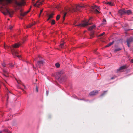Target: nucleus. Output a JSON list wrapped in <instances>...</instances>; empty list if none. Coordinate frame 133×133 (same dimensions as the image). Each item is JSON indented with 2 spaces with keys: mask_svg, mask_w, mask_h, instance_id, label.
Returning <instances> with one entry per match:
<instances>
[{
  "mask_svg": "<svg viewBox=\"0 0 133 133\" xmlns=\"http://www.w3.org/2000/svg\"><path fill=\"white\" fill-rule=\"evenodd\" d=\"M51 23L52 25L54 24L55 23V20L54 19L52 20Z\"/></svg>",
  "mask_w": 133,
  "mask_h": 133,
  "instance_id": "30",
  "label": "nucleus"
},
{
  "mask_svg": "<svg viewBox=\"0 0 133 133\" xmlns=\"http://www.w3.org/2000/svg\"><path fill=\"white\" fill-rule=\"evenodd\" d=\"M54 15V14L53 13H51V14H50L49 16V18L48 19V20H49L51 18H52L53 17V16Z\"/></svg>",
  "mask_w": 133,
  "mask_h": 133,
  "instance_id": "18",
  "label": "nucleus"
},
{
  "mask_svg": "<svg viewBox=\"0 0 133 133\" xmlns=\"http://www.w3.org/2000/svg\"><path fill=\"white\" fill-rule=\"evenodd\" d=\"M26 14L25 12H24V13H20L21 16H24Z\"/></svg>",
  "mask_w": 133,
  "mask_h": 133,
  "instance_id": "24",
  "label": "nucleus"
},
{
  "mask_svg": "<svg viewBox=\"0 0 133 133\" xmlns=\"http://www.w3.org/2000/svg\"><path fill=\"white\" fill-rule=\"evenodd\" d=\"M115 78V77H112L111 78V79H114Z\"/></svg>",
  "mask_w": 133,
  "mask_h": 133,
  "instance_id": "39",
  "label": "nucleus"
},
{
  "mask_svg": "<svg viewBox=\"0 0 133 133\" xmlns=\"http://www.w3.org/2000/svg\"><path fill=\"white\" fill-rule=\"evenodd\" d=\"M60 15H58L56 17V19L57 21H58V20L60 18Z\"/></svg>",
  "mask_w": 133,
  "mask_h": 133,
  "instance_id": "28",
  "label": "nucleus"
},
{
  "mask_svg": "<svg viewBox=\"0 0 133 133\" xmlns=\"http://www.w3.org/2000/svg\"><path fill=\"white\" fill-rule=\"evenodd\" d=\"M1 8H3V7H1Z\"/></svg>",
  "mask_w": 133,
  "mask_h": 133,
  "instance_id": "53",
  "label": "nucleus"
},
{
  "mask_svg": "<svg viewBox=\"0 0 133 133\" xmlns=\"http://www.w3.org/2000/svg\"><path fill=\"white\" fill-rule=\"evenodd\" d=\"M11 94V92L10 91H9V92L7 94V101H8L9 96H10V95Z\"/></svg>",
  "mask_w": 133,
  "mask_h": 133,
  "instance_id": "25",
  "label": "nucleus"
},
{
  "mask_svg": "<svg viewBox=\"0 0 133 133\" xmlns=\"http://www.w3.org/2000/svg\"><path fill=\"white\" fill-rule=\"evenodd\" d=\"M66 13H65L64 15L63 16V21H64L65 20V17L66 16Z\"/></svg>",
  "mask_w": 133,
  "mask_h": 133,
  "instance_id": "31",
  "label": "nucleus"
},
{
  "mask_svg": "<svg viewBox=\"0 0 133 133\" xmlns=\"http://www.w3.org/2000/svg\"><path fill=\"white\" fill-rule=\"evenodd\" d=\"M59 8V6H57L56 7V8H57V9H58Z\"/></svg>",
  "mask_w": 133,
  "mask_h": 133,
  "instance_id": "47",
  "label": "nucleus"
},
{
  "mask_svg": "<svg viewBox=\"0 0 133 133\" xmlns=\"http://www.w3.org/2000/svg\"><path fill=\"white\" fill-rule=\"evenodd\" d=\"M106 24V21L105 19H103V21H102V23L100 25V26H103Z\"/></svg>",
  "mask_w": 133,
  "mask_h": 133,
  "instance_id": "15",
  "label": "nucleus"
},
{
  "mask_svg": "<svg viewBox=\"0 0 133 133\" xmlns=\"http://www.w3.org/2000/svg\"><path fill=\"white\" fill-rule=\"evenodd\" d=\"M1 88V85H0V89Z\"/></svg>",
  "mask_w": 133,
  "mask_h": 133,
  "instance_id": "54",
  "label": "nucleus"
},
{
  "mask_svg": "<svg viewBox=\"0 0 133 133\" xmlns=\"http://www.w3.org/2000/svg\"><path fill=\"white\" fill-rule=\"evenodd\" d=\"M127 68V65H124L121 66L119 69H117L118 71H121L123 70L126 69Z\"/></svg>",
  "mask_w": 133,
  "mask_h": 133,
  "instance_id": "8",
  "label": "nucleus"
},
{
  "mask_svg": "<svg viewBox=\"0 0 133 133\" xmlns=\"http://www.w3.org/2000/svg\"><path fill=\"white\" fill-rule=\"evenodd\" d=\"M114 42L113 41L112 42H110L109 44H108L107 45L105 46V47H109L110 46L112 45L114 43Z\"/></svg>",
  "mask_w": 133,
  "mask_h": 133,
  "instance_id": "21",
  "label": "nucleus"
},
{
  "mask_svg": "<svg viewBox=\"0 0 133 133\" xmlns=\"http://www.w3.org/2000/svg\"><path fill=\"white\" fill-rule=\"evenodd\" d=\"M21 45V44L17 43L14 45H13L10 48L9 46L6 47L5 46V49L7 48H10L12 54L13 55L16 56L18 57H21V55H17L18 53L14 48H18Z\"/></svg>",
  "mask_w": 133,
  "mask_h": 133,
  "instance_id": "1",
  "label": "nucleus"
},
{
  "mask_svg": "<svg viewBox=\"0 0 133 133\" xmlns=\"http://www.w3.org/2000/svg\"><path fill=\"white\" fill-rule=\"evenodd\" d=\"M133 30V29H128L127 30Z\"/></svg>",
  "mask_w": 133,
  "mask_h": 133,
  "instance_id": "45",
  "label": "nucleus"
},
{
  "mask_svg": "<svg viewBox=\"0 0 133 133\" xmlns=\"http://www.w3.org/2000/svg\"><path fill=\"white\" fill-rule=\"evenodd\" d=\"M2 65L3 67H4L6 65L4 63H2Z\"/></svg>",
  "mask_w": 133,
  "mask_h": 133,
  "instance_id": "38",
  "label": "nucleus"
},
{
  "mask_svg": "<svg viewBox=\"0 0 133 133\" xmlns=\"http://www.w3.org/2000/svg\"><path fill=\"white\" fill-rule=\"evenodd\" d=\"M96 26L95 25H93L90 26L89 28V30H91L93 29Z\"/></svg>",
  "mask_w": 133,
  "mask_h": 133,
  "instance_id": "19",
  "label": "nucleus"
},
{
  "mask_svg": "<svg viewBox=\"0 0 133 133\" xmlns=\"http://www.w3.org/2000/svg\"><path fill=\"white\" fill-rule=\"evenodd\" d=\"M24 87V88H25V86L24 85H23Z\"/></svg>",
  "mask_w": 133,
  "mask_h": 133,
  "instance_id": "50",
  "label": "nucleus"
},
{
  "mask_svg": "<svg viewBox=\"0 0 133 133\" xmlns=\"http://www.w3.org/2000/svg\"><path fill=\"white\" fill-rule=\"evenodd\" d=\"M44 63L43 61H39L37 62V64L40 67V66L42 65Z\"/></svg>",
  "mask_w": 133,
  "mask_h": 133,
  "instance_id": "11",
  "label": "nucleus"
},
{
  "mask_svg": "<svg viewBox=\"0 0 133 133\" xmlns=\"http://www.w3.org/2000/svg\"><path fill=\"white\" fill-rule=\"evenodd\" d=\"M12 2V0H0L1 3L5 6L6 5H7L8 4L11 3Z\"/></svg>",
  "mask_w": 133,
  "mask_h": 133,
  "instance_id": "4",
  "label": "nucleus"
},
{
  "mask_svg": "<svg viewBox=\"0 0 133 133\" xmlns=\"http://www.w3.org/2000/svg\"><path fill=\"white\" fill-rule=\"evenodd\" d=\"M15 3L16 5L19 6L22 5L23 4L22 2H19L16 1L15 2Z\"/></svg>",
  "mask_w": 133,
  "mask_h": 133,
  "instance_id": "17",
  "label": "nucleus"
},
{
  "mask_svg": "<svg viewBox=\"0 0 133 133\" xmlns=\"http://www.w3.org/2000/svg\"><path fill=\"white\" fill-rule=\"evenodd\" d=\"M4 9H5V11L2 9L1 10V12L5 15L9 14L10 17H12V15L13 14V12H10L5 7L4 8Z\"/></svg>",
  "mask_w": 133,
  "mask_h": 133,
  "instance_id": "2",
  "label": "nucleus"
},
{
  "mask_svg": "<svg viewBox=\"0 0 133 133\" xmlns=\"http://www.w3.org/2000/svg\"><path fill=\"white\" fill-rule=\"evenodd\" d=\"M33 26V25H32L31 24H30L29 25H28L27 26V28H29L31 27V26Z\"/></svg>",
  "mask_w": 133,
  "mask_h": 133,
  "instance_id": "33",
  "label": "nucleus"
},
{
  "mask_svg": "<svg viewBox=\"0 0 133 133\" xmlns=\"http://www.w3.org/2000/svg\"><path fill=\"white\" fill-rule=\"evenodd\" d=\"M81 100H83V99H80Z\"/></svg>",
  "mask_w": 133,
  "mask_h": 133,
  "instance_id": "51",
  "label": "nucleus"
},
{
  "mask_svg": "<svg viewBox=\"0 0 133 133\" xmlns=\"http://www.w3.org/2000/svg\"><path fill=\"white\" fill-rule=\"evenodd\" d=\"M64 42H63L62 43H61L60 45V47L61 48H62L63 47V45L64 44Z\"/></svg>",
  "mask_w": 133,
  "mask_h": 133,
  "instance_id": "27",
  "label": "nucleus"
},
{
  "mask_svg": "<svg viewBox=\"0 0 133 133\" xmlns=\"http://www.w3.org/2000/svg\"><path fill=\"white\" fill-rule=\"evenodd\" d=\"M63 73V71H60L57 72L56 74V77L57 78L59 79L61 77V75Z\"/></svg>",
  "mask_w": 133,
  "mask_h": 133,
  "instance_id": "5",
  "label": "nucleus"
},
{
  "mask_svg": "<svg viewBox=\"0 0 133 133\" xmlns=\"http://www.w3.org/2000/svg\"><path fill=\"white\" fill-rule=\"evenodd\" d=\"M105 4L109 5L111 6H112L114 5V2L112 1L106 2L105 3Z\"/></svg>",
  "mask_w": 133,
  "mask_h": 133,
  "instance_id": "16",
  "label": "nucleus"
},
{
  "mask_svg": "<svg viewBox=\"0 0 133 133\" xmlns=\"http://www.w3.org/2000/svg\"><path fill=\"white\" fill-rule=\"evenodd\" d=\"M97 8V9H99V7H98V6H96V5H95L94 6V8Z\"/></svg>",
  "mask_w": 133,
  "mask_h": 133,
  "instance_id": "36",
  "label": "nucleus"
},
{
  "mask_svg": "<svg viewBox=\"0 0 133 133\" xmlns=\"http://www.w3.org/2000/svg\"><path fill=\"white\" fill-rule=\"evenodd\" d=\"M26 40V38H25V39H24V41H25Z\"/></svg>",
  "mask_w": 133,
  "mask_h": 133,
  "instance_id": "48",
  "label": "nucleus"
},
{
  "mask_svg": "<svg viewBox=\"0 0 133 133\" xmlns=\"http://www.w3.org/2000/svg\"><path fill=\"white\" fill-rule=\"evenodd\" d=\"M35 24V23L31 24L32 25H34Z\"/></svg>",
  "mask_w": 133,
  "mask_h": 133,
  "instance_id": "44",
  "label": "nucleus"
},
{
  "mask_svg": "<svg viewBox=\"0 0 133 133\" xmlns=\"http://www.w3.org/2000/svg\"><path fill=\"white\" fill-rule=\"evenodd\" d=\"M55 65L57 68H59L60 66V64L58 63H56Z\"/></svg>",
  "mask_w": 133,
  "mask_h": 133,
  "instance_id": "29",
  "label": "nucleus"
},
{
  "mask_svg": "<svg viewBox=\"0 0 133 133\" xmlns=\"http://www.w3.org/2000/svg\"><path fill=\"white\" fill-rule=\"evenodd\" d=\"M13 26H14L13 25H10L8 27V29H9L10 30H11L12 29Z\"/></svg>",
  "mask_w": 133,
  "mask_h": 133,
  "instance_id": "26",
  "label": "nucleus"
},
{
  "mask_svg": "<svg viewBox=\"0 0 133 133\" xmlns=\"http://www.w3.org/2000/svg\"><path fill=\"white\" fill-rule=\"evenodd\" d=\"M105 34V32H103L102 33L99 35V36H102L103 35H104V34Z\"/></svg>",
  "mask_w": 133,
  "mask_h": 133,
  "instance_id": "35",
  "label": "nucleus"
},
{
  "mask_svg": "<svg viewBox=\"0 0 133 133\" xmlns=\"http://www.w3.org/2000/svg\"><path fill=\"white\" fill-rule=\"evenodd\" d=\"M107 91H104V92L101 95V96H103V95H104L105 94V93Z\"/></svg>",
  "mask_w": 133,
  "mask_h": 133,
  "instance_id": "34",
  "label": "nucleus"
},
{
  "mask_svg": "<svg viewBox=\"0 0 133 133\" xmlns=\"http://www.w3.org/2000/svg\"><path fill=\"white\" fill-rule=\"evenodd\" d=\"M0 133H2V132L1 131H0Z\"/></svg>",
  "mask_w": 133,
  "mask_h": 133,
  "instance_id": "52",
  "label": "nucleus"
},
{
  "mask_svg": "<svg viewBox=\"0 0 133 133\" xmlns=\"http://www.w3.org/2000/svg\"><path fill=\"white\" fill-rule=\"evenodd\" d=\"M4 73L3 75L6 77H8V74L9 73L6 70H3Z\"/></svg>",
  "mask_w": 133,
  "mask_h": 133,
  "instance_id": "13",
  "label": "nucleus"
},
{
  "mask_svg": "<svg viewBox=\"0 0 133 133\" xmlns=\"http://www.w3.org/2000/svg\"><path fill=\"white\" fill-rule=\"evenodd\" d=\"M91 19V18H90L88 21H86L85 22L83 23H81L78 25H75V26H78L84 27L86 26L90 25L92 24V23L90 22V21Z\"/></svg>",
  "mask_w": 133,
  "mask_h": 133,
  "instance_id": "3",
  "label": "nucleus"
},
{
  "mask_svg": "<svg viewBox=\"0 0 133 133\" xmlns=\"http://www.w3.org/2000/svg\"><path fill=\"white\" fill-rule=\"evenodd\" d=\"M85 32V31H84V32Z\"/></svg>",
  "mask_w": 133,
  "mask_h": 133,
  "instance_id": "57",
  "label": "nucleus"
},
{
  "mask_svg": "<svg viewBox=\"0 0 133 133\" xmlns=\"http://www.w3.org/2000/svg\"><path fill=\"white\" fill-rule=\"evenodd\" d=\"M132 42H133V37L130 38L128 39L127 41V42L128 43V44H130Z\"/></svg>",
  "mask_w": 133,
  "mask_h": 133,
  "instance_id": "10",
  "label": "nucleus"
},
{
  "mask_svg": "<svg viewBox=\"0 0 133 133\" xmlns=\"http://www.w3.org/2000/svg\"><path fill=\"white\" fill-rule=\"evenodd\" d=\"M29 11H30L29 10L28 11H27L25 12H26V14H27L29 12Z\"/></svg>",
  "mask_w": 133,
  "mask_h": 133,
  "instance_id": "41",
  "label": "nucleus"
},
{
  "mask_svg": "<svg viewBox=\"0 0 133 133\" xmlns=\"http://www.w3.org/2000/svg\"><path fill=\"white\" fill-rule=\"evenodd\" d=\"M42 10H41V11H40V14H39V15H40L41 14V13L42 12Z\"/></svg>",
  "mask_w": 133,
  "mask_h": 133,
  "instance_id": "43",
  "label": "nucleus"
},
{
  "mask_svg": "<svg viewBox=\"0 0 133 133\" xmlns=\"http://www.w3.org/2000/svg\"><path fill=\"white\" fill-rule=\"evenodd\" d=\"M127 43V44L128 45V46L129 47H130V45H129V44H128V43Z\"/></svg>",
  "mask_w": 133,
  "mask_h": 133,
  "instance_id": "40",
  "label": "nucleus"
},
{
  "mask_svg": "<svg viewBox=\"0 0 133 133\" xmlns=\"http://www.w3.org/2000/svg\"><path fill=\"white\" fill-rule=\"evenodd\" d=\"M98 92L97 90L93 91L90 93L89 95L91 96H92L97 94L98 93Z\"/></svg>",
  "mask_w": 133,
  "mask_h": 133,
  "instance_id": "9",
  "label": "nucleus"
},
{
  "mask_svg": "<svg viewBox=\"0 0 133 133\" xmlns=\"http://www.w3.org/2000/svg\"><path fill=\"white\" fill-rule=\"evenodd\" d=\"M21 18V19H22V18Z\"/></svg>",
  "mask_w": 133,
  "mask_h": 133,
  "instance_id": "55",
  "label": "nucleus"
},
{
  "mask_svg": "<svg viewBox=\"0 0 133 133\" xmlns=\"http://www.w3.org/2000/svg\"><path fill=\"white\" fill-rule=\"evenodd\" d=\"M111 12H109V14H111Z\"/></svg>",
  "mask_w": 133,
  "mask_h": 133,
  "instance_id": "49",
  "label": "nucleus"
},
{
  "mask_svg": "<svg viewBox=\"0 0 133 133\" xmlns=\"http://www.w3.org/2000/svg\"><path fill=\"white\" fill-rule=\"evenodd\" d=\"M34 60H35V61H36V59H34Z\"/></svg>",
  "mask_w": 133,
  "mask_h": 133,
  "instance_id": "56",
  "label": "nucleus"
},
{
  "mask_svg": "<svg viewBox=\"0 0 133 133\" xmlns=\"http://www.w3.org/2000/svg\"><path fill=\"white\" fill-rule=\"evenodd\" d=\"M125 14L127 15H130L132 14V12L130 10H125Z\"/></svg>",
  "mask_w": 133,
  "mask_h": 133,
  "instance_id": "12",
  "label": "nucleus"
},
{
  "mask_svg": "<svg viewBox=\"0 0 133 133\" xmlns=\"http://www.w3.org/2000/svg\"><path fill=\"white\" fill-rule=\"evenodd\" d=\"M36 90L37 91V92H38V88L37 86H36Z\"/></svg>",
  "mask_w": 133,
  "mask_h": 133,
  "instance_id": "37",
  "label": "nucleus"
},
{
  "mask_svg": "<svg viewBox=\"0 0 133 133\" xmlns=\"http://www.w3.org/2000/svg\"><path fill=\"white\" fill-rule=\"evenodd\" d=\"M20 11L21 12V13H22V9H21L20 10Z\"/></svg>",
  "mask_w": 133,
  "mask_h": 133,
  "instance_id": "46",
  "label": "nucleus"
},
{
  "mask_svg": "<svg viewBox=\"0 0 133 133\" xmlns=\"http://www.w3.org/2000/svg\"><path fill=\"white\" fill-rule=\"evenodd\" d=\"M94 12L96 14H98L100 12L96 9H95L94 10Z\"/></svg>",
  "mask_w": 133,
  "mask_h": 133,
  "instance_id": "23",
  "label": "nucleus"
},
{
  "mask_svg": "<svg viewBox=\"0 0 133 133\" xmlns=\"http://www.w3.org/2000/svg\"><path fill=\"white\" fill-rule=\"evenodd\" d=\"M41 4L42 2H39V1H38L37 2L36 4H34V6H35L38 7Z\"/></svg>",
  "mask_w": 133,
  "mask_h": 133,
  "instance_id": "14",
  "label": "nucleus"
},
{
  "mask_svg": "<svg viewBox=\"0 0 133 133\" xmlns=\"http://www.w3.org/2000/svg\"><path fill=\"white\" fill-rule=\"evenodd\" d=\"M36 66H37V64H36Z\"/></svg>",
  "mask_w": 133,
  "mask_h": 133,
  "instance_id": "58",
  "label": "nucleus"
},
{
  "mask_svg": "<svg viewBox=\"0 0 133 133\" xmlns=\"http://www.w3.org/2000/svg\"><path fill=\"white\" fill-rule=\"evenodd\" d=\"M122 50V49L121 48H117L116 49H115L114 51V52H115V53H116L117 51H120V50Z\"/></svg>",
  "mask_w": 133,
  "mask_h": 133,
  "instance_id": "22",
  "label": "nucleus"
},
{
  "mask_svg": "<svg viewBox=\"0 0 133 133\" xmlns=\"http://www.w3.org/2000/svg\"><path fill=\"white\" fill-rule=\"evenodd\" d=\"M131 63H133V59H132L131 60Z\"/></svg>",
  "mask_w": 133,
  "mask_h": 133,
  "instance_id": "42",
  "label": "nucleus"
},
{
  "mask_svg": "<svg viewBox=\"0 0 133 133\" xmlns=\"http://www.w3.org/2000/svg\"><path fill=\"white\" fill-rule=\"evenodd\" d=\"M118 13L121 15H125V9H122L119 10Z\"/></svg>",
  "mask_w": 133,
  "mask_h": 133,
  "instance_id": "6",
  "label": "nucleus"
},
{
  "mask_svg": "<svg viewBox=\"0 0 133 133\" xmlns=\"http://www.w3.org/2000/svg\"><path fill=\"white\" fill-rule=\"evenodd\" d=\"M82 8V6L78 5L76 6V8H74L72 9V11L74 12H76L80 11V9Z\"/></svg>",
  "mask_w": 133,
  "mask_h": 133,
  "instance_id": "7",
  "label": "nucleus"
},
{
  "mask_svg": "<svg viewBox=\"0 0 133 133\" xmlns=\"http://www.w3.org/2000/svg\"><path fill=\"white\" fill-rule=\"evenodd\" d=\"M94 32L93 30L91 31L90 34V38L91 39L94 37Z\"/></svg>",
  "mask_w": 133,
  "mask_h": 133,
  "instance_id": "20",
  "label": "nucleus"
},
{
  "mask_svg": "<svg viewBox=\"0 0 133 133\" xmlns=\"http://www.w3.org/2000/svg\"><path fill=\"white\" fill-rule=\"evenodd\" d=\"M9 65L11 68L14 67V65L12 63H9Z\"/></svg>",
  "mask_w": 133,
  "mask_h": 133,
  "instance_id": "32",
  "label": "nucleus"
}]
</instances>
